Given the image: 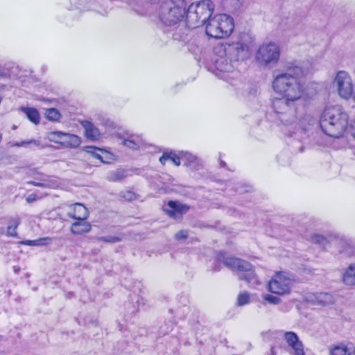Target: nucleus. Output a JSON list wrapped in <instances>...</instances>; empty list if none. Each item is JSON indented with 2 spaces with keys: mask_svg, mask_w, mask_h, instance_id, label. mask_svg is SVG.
Segmentation results:
<instances>
[{
  "mask_svg": "<svg viewBox=\"0 0 355 355\" xmlns=\"http://www.w3.org/2000/svg\"><path fill=\"white\" fill-rule=\"evenodd\" d=\"M297 101L282 96L281 98L271 99V107L278 119L285 126V134L301 140L304 139L306 133L317 125V120L310 115H305L297 123Z\"/></svg>",
  "mask_w": 355,
  "mask_h": 355,
  "instance_id": "f257e3e1",
  "label": "nucleus"
},
{
  "mask_svg": "<svg viewBox=\"0 0 355 355\" xmlns=\"http://www.w3.org/2000/svg\"><path fill=\"white\" fill-rule=\"evenodd\" d=\"M252 43L250 39L244 35L236 43L220 46L218 52L221 54L214 62L216 76L228 81L230 74L238 68L240 62L250 58Z\"/></svg>",
  "mask_w": 355,
  "mask_h": 355,
  "instance_id": "f03ea898",
  "label": "nucleus"
},
{
  "mask_svg": "<svg viewBox=\"0 0 355 355\" xmlns=\"http://www.w3.org/2000/svg\"><path fill=\"white\" fill-rule=\"evenodd\" d=\"M303 69L298 65L288 67L287 71L277 74L272 81L274 91L281 96L299 101L303 96L304 88L300 78Z\"/></svg>",
  "mask_w": 355,
  "mask_h": 355,
  "instance_id": "7ed1b4c3",
  "label": "nucleus"
},
{
  "mask_svg": "<svg viewBox=\"0 0 355 355\" xmlns=\"http://www.w3.org/2000/svg\"><path fill=\"white\" fill-rule=\"evenodd\" d=\"M349 125V115L339 105L325 107L321 113L320 125L327 135L340 138L344 135Z\"/></svg>",
  "mask_w": 355,
  "mask_h": 355,
  "instance_id": "20e7f679",
  "label": "nucleus"
},
{
  "mask_svg": "<svg viewBox=\"0 0 355 355\" xmlns=\"http://www.w3.org/2000/svg\"><path fill=\"white\" fill-rule=\"evenodd\" d=\"M186 0H162L158 8V18L165 26H171L185 21Z\"/></svg>",
  "mask_w": 355,
  "mask_h": 355,
  "instance_id": "39448f33",
  "label": "nucleus"
},
{
  "mask_svg": "<svg viewBox=\"0 0 355 355\" xmlns=\"http://www.w3.org/2000/svg\"><path fill=\"white\" fill-rule=\"evenodd\" d=\"M187 8L186 24L189 28H195L208 22L215 5L211 0H201L189 5L187 2Z\"/></svg>",
  "mask_w": 355,
  "mask_h": 355,
  "instance_id": "423d86ee",
  "label": "nucleus"
},
{
  "mask_svg": "<svg viewBox=\"0 0 355 355\" xmlns=\"http://www.w3.org/2000/svg\"><path fill=\"white\" fill-rule=\"evenodd\" d=\"M216 261L223 263L225 266L237 272L238 278L247 282L254 286L259 284V281L254 273L250 263L243 259L227 257L223 252L217 255Z\"/></svg>",
  "mask_w": 355,
  "mask_h": 355,
  "instance_id": "0eeeda50",
  "label": "nucleus"
},
{
  "mask_svg": "<svg viewBox=\"0 0 355 355\" xmlns=\"http://www.w3.org/2000/svg\"><path fill=\"white\" fill-rule=\"evenodd\" d=\"M234 27L233 19L226 14H219L211 17L206 24V34L214 38L229 36Z\"/></svg>",
  "mask_w": 355,
  "mask_h": 355,
  "instance_id": "6e6552de",
  "label": "nucleus"
},
{
  "mask_svg": "<svg viewBox=\"0 0 355 355\" xmlns=\"http://www.w3.org/2000/svg\"><path fill=\"white\" fill-rule=\"evenodd\" d=\"M279 56V47L276 43H264L259 47L256 53V60L261 65L270 66L276 64Z\"/></svg>",
  "mask_w": 355,
  "mask_h": 355,
  "instance_id": "1a4fd4ad",
  "label": "nucleus"
},
{
  "mask_svg": "<svg viewBox=\"0 0 355 355\" xmlns=\"http://www.w3.org/2000/svg\"><path fill=\"white\" fill-rule=\"evenodd\" d=\"M294 277L286 272H278L268 283L269 291L277 295H285L290 292Z\"/></svg>",
  "mask_w": 355,
  "mask_h": 355,
  "instance_id": "9d476101",
  "label": "nucleus"
},
{
  "mask_svg": "<svg viewBox=\"0 0 355 355\" xmlns=\"http://www.w3.org/2000/svg\"><path fill=\"white\" fill-rule=\"evenodd\" d=\"M334 85L337 87L339 96L345 99H349L352 97L353 84L350 76L344 71H340L337 73Z\"/></svg>",
  "mask_w": 355,
  "mask_h": 355,
  "instance_id": "9b49d317",
  "label": "nucleus"
},
{
  "mask_svg": "<svg viewBox=\"0 0 355 355\" xmlns=\"http://www.w3.org/2000/svg\"><path fill=\"white\" fill-rule=\"evenodd\" d=\"M284 338L288 345L291 347V354L292 355H305L303 344L295 332H285L284 334Z\"/></svg>",
  "mask_w": 355,
  "mask_h": 355,
  "instance_id": "f8f14e48",
  "label": "nucleus"
},
{
  "mask_svg": "<svg viewBox=\"0 0 355 355\" xmlns=\"http://www.w3.org/2000/svg\"><path fill=\"white\" fill-rule=\"evenodd\" d=\"M189 206L178 201L170 200L164 211L173 218H180L189 210Z\"/></svg>",
  "mask_w": 355,
  "mask_h": 355,
  "instance_id": "ddd939ff",
  "label": "nucleus"
},
{
  "mask_svg": "<svg viewBox=\"0 0 355 355\" xmlns=\"http://www.w3.org/2000/svg\"><path fill=\"white\" fill-rule=\"evenodd\" d=\"M306 300L313 304L324 306L332 304L334 297L329 293H315L308 294Z\"/></svg>",
  "mask_w": 355,
  "mask_h": 355,
  "instance_id": "4468645a",
  "label": "nucleus"
},
{
  "mask_svg": "<svg viewBox=\"0 0 355 355\" xmlns=\"http://www.w3.org/2000/svg\"><path fill=\"white\" fill-rule=\"evenodd\" d=\"M67 215L76 220H87L89 216V211L83 204L75 203L67 207Z\"/></svg>",
  "mask_w": 355,
  "mask_h": 355,
  "instance_id": "2eb2a0df",
  "label": "nucleus"
},
{
  "mask_svg": "<svg viewBox=\"0 0 355 355\" xmlns=\"http://www.w3.org/2000/svg\"><path fill=\"white\" fill-rule=\"evenodd\" d=\"M80 125L84 128L85 137L92 141H96L101 139V132L91 121L87 120L79 121Z\"/></svg>",
  "mask_w": 355,
  "mask_h": 355,
  "instance_id": "dca6fc26",
  "label": "nucleus"
},
{
  "mask_svg": "<svg viewBox=\"0 0 355 355\" xmlns=\"http://www.w3.org/2000/svg\"><path fill=\"white\" fill-rule=\"evenodd\" d=\"M180 154L182 156V160L184 162V165L192 170H199L202 166L201 159L196 155L187 151H180Z\"/></svg>",
  "mask_w": 355,
  "mask_h": 355,
  "instance_id": "f3484780",
  "label": "nucleus"
},
{
  "mask_svg": "<svg viewBox=\"0 0 355 355\" xmlns=\"http://www.w3.org/2000/svg\"><path fill=\"white\" fill-rule=\"evenodd\" d=\"M330 355H355V346L352 343L336 345L330 350Z\"/></svg>",
  "mask_w": 355,
  "mask_h": 355,
  "instance_id": "a211bd4d",
  "label": "nucleus"
},
{
  "mask_svg": "<svg viewBox=\"0 0 355 355\" xmlns=\"http://www.w3.org/2000/svg\"><path fill=\"white\" fill-rule=\"evenodd\" d=\"M338 247L340 253L351 257L355 255V243L351 240L340 239L337 241Z\"/></svg>",
  "mask_w": 355,
  "mask_h": 355,
  "instance_id": "6ab92c4d",
  "label": "nucleus"
},
{
  "mask_svg": "<svg viewBox=\"0 0 355 355\" xmlns=\"http://www.w3.org/2000/svg\"><path fill=\"white\" fill-rule=\"evenodd\" d=\"M91 229V225L86 220H78L72 223L71 231L74 234H81L89 232Z\"/></svg>",
  "mask_w": 355,
  "mask_h": 355,
  "instance_id": "aec40b11",
  "label": "nucleus"
},
{
  "mask_svg": "<svg viewBox=\"0 0 355 355\" xmlns=\"http://www.w3.org/2000/svg\"><path fill=\"white\" fill-rule=\"evenodd\" d=\"M182 156L180 154H176L175 152H164L159 157V160L162 165H165L166 162L171 160L175 166H178L181 164Z\"/></svg>",
  "mask_w": 355,
  "mask_h": 355,
  "instance_id": "412c9836",
  "label": "nucleus"
},
{
  "mask_svg": "<svg viewBox=\"0 0 355 355\" xmlns=\"http://www.w3.org/2000/svg\"><path fill=\"white\" fill-rule=\"evenodd\" d=\"M40 182L30 181L28 184L35 187L44 188H55L58 186V182L53 179H50L47 175H43L40 179Z\"/></svg>",
  "mask_w": 355,
  "mask_h": 355,
  "instance_id": "4be33fe9",
  "label": "nucleus"
},
{
  "mask_svg": "<svg viewBox=\"0 0 355 355\" xmlns=\"http://www.w3.org/2000/svg\"><path fill=\"white\" fill-rule=\"evenodd\" d=\"M245 0H222L223 7L230 12H234L242 9L245 6Z\"/></svg>",
  "mask_w": 355,
  "mask_h": 355,
  "instance_id": "5701e85b",
  "label": "nucleus"
},
{
  "mask_svg": "<svg viewBox=\"0 0 355 355\" xmlns=\"http://www.w3.org/2000/svg\"><path fill=\"white\" fill-rule=\"evenodd\" d=\"M81 143L80 138L73 134L64 133V141H62V145L67 148H75L80 146Z\"/></svg>",
  "mask_w": 355,
  "mask_h": 355,
  "instance_id": "b1692460",
  "label": "nucleus"
},
{
  "mask_svg": "<svg viewBox=\"0 0 355 355\" xmlns=\"http://www.w3.org/2000/svg\"><path fill=\"white\" fill-rule=\"evenodd\" d=\"M9 145L11 147H24V148H43L44 146L41 144L40 140L37 139H28L22 141L21 142L10 141Z\"/></svg>",
  "mask_w": 355,
  "mask_h": 355,
  "instance_id": "393cba45",
  "label": "nucleus"
},
{
  "mask_svg": "<svg viewBox=\"0 0 355 355\" xmlns=\"http://www.w3.org/2000/svg\"><path fill=\"white\" fill-rule=\"evenodd\" d=\"M20 223V219L18 217L9 218L8 220V225L6 227V236L10 237H16L17 236V232L16 230L19 225Z\"/></svg>",
  "mask_w": 355,
  "mask_h": 355,
  "instance_id": "a878e982",
  "label": "nucleus"
},
{
  "mask_svg": "<svg viewBox=\"0 0 355 355\" xmlns=\"http://www.w3.org/2000/svg\"><path fill=\"white\" fill-rule=\"evenodd\" d=\"M343 280L347 285H355V263L349 266L343 274Z\"/></svg>",
  "mask_w": 355,
  "mask_h": 355,
  "instance_id": "bb28decb",
  "label": "nucleus"
},
{
  "mask_svg": "<svg viewBox=\"0 0 355 355\" xmlns=\"http://www.w3.org/2000/svg\"><path fill=\"white\" fill-rule=\"evenodd\" d=\"M21 110L32 123L34 124H38L40 123V116L36 109L33 107H22Z\"/></svg>",
  "mask_w": 355,
  "mask_h": 355,
  "instance_id": "cd10ccee",
  "label": "nucleus"
},
{
  "mask_svg": "<svg viewBox=\"0 0 355 355\" xmlns=\"http://www.w3.org/2000/svg\"><path fill=\"white\" fill-rule=\"evenodd\" d=\"M127 177V171L123 169H117L111 171L107 175V180L110 182H119Z\"/></svg>",
  "mask_w": 355,
  "mask_h": 355,
  "instance_id": "c85d7f7f",
  "label": "nucleus"
},
{
  "mask_svg": "<svg viewBox=\"0 0 355 355\" xmlns=\"http://www.w3.org/2000/svg\"><path fill=\"white\" fill-rule=\"evenodd\" d=\"M52 242V239L50 237L40 238L35 240H26L21 241V243L29 246H42L46 245Z\"/></svg>",
  "mask_w": 355,
  "mask_h": 355,
  "instance_id": "c756f323",
  "label": "nucleus"
},
{
  "mask_svg": "<svg viewBox=\"0 0 355 355\" xmlns=\"http://www.w3.org/2000/svg\"><path fill=\"white\" fill-rule=\"evenodd\" d=\"M85 151L90 154L92 157L99 159L101 162H107L103 159V157L102 156V154L105 153V151L103 149L96 148L95 146H89L85 147Z\"/></svg>",
  "mask_w": 355,
  "mask_h": 355,
  "instance_id": "7c9ffc66",
  "label": "nucleus"
},
{
  "mask_svg": "<svg viewBox=\"0 0 355 355\" xmlns=\"http://www.w3.org/2000/svg\"><path fill=\"white\" fill-rule=\"evenodd\" d=\"M64 132L60 131H52L48 132L47 138L49 141L60 144L62 145V141H64Z\"/></svg>",
  "mask_w": 355,
  "mask_h": 355,
  "instance_id": "2f4dec72",
  "label": "nucleus"
},
{
  "mask_svg": "<svg viewBox=\"0 0 355 355\" xmlns=\"http://www.w3.org/2000/svg\"><path fill=\"white\" fill-rule=\"evenodd\" d=\"M122 144L130 149L137 150L140 147L142 142H141V140L137 137V138L131 137L130 139H123L122 141Z\"/></svg>",
  "mask_w": 355,
  "mask_h": 355,
  "instance_id": "473e14b6",
  "label": "nucleus"
},
{
  "mask_svg": "<svg viewBox=\"0 0 355 355\" xmlns=\"http://www.w3.org/2000/svg\"><path fill=\"white\" fill-rule=\"evenodd\" d=\"M45 116L47 119L52 121H58L61 117L60 112L56 108L46 110Z\"/></svg>",
  "mask_w": 355,
  "mask_h": 355,
  "instance_id": "72a5a7b5",
  "label": "nucleus"
},
{
  "mask_svg": "<svg viewBox=\"0 0 355 355\" xmlns=\"http://www.w3.org/2000/svg\"><path fill=\"white\" fill-rule=\"evenodd\" d=\"M311 241L315 244H318L320 246L325 248L328 244V240L326 237L318 234H314L311 236Z\"/></svg>",
  "mask_w": 355,
  "mask_h": 355,
  "instance_id": "f704fd0d",
  "label": "nucleus"
},
{
  "mask_svg": "<svg viewBox=\"0 0 355 355\" xmlns=\"http://www.w3.org/2000/svg\"><path fill=\"white\" fill-rule=\"evenodd\" d=\"M250 296L247 291L240 293L237 297L236 304L239 306H245L250 303Z\"/></svg>",
  "mask_w": 355,
  "mask_h": 355,
  "instance_id": "c9c22d12",
  "label": "nucleus"
},
{
  "mask_svg": "<svg viewBox=\"0 0 355 355\" xmlns=\"http://www.w3.org/2000/svg\"><path fill=\"white\" fill-rule=\"evenodd\" d=\"M99 241H103L106 243H114L121 241L120 238L114 236H101L97 239Z\"/></svg>",
  "mask_w": 355,
  "mask_h": 355,
  "instance_id": "e433bc0d",
  "label": "nucleus"
},
{
  "mask_svg": "<svg viewBox=\"0 0 355 355\" xmlns=\"http://www.w3.org/2000/svg\"><path fill=\"white\" fill-rule=\"evenodd\" d=\"M263 299L272 304H278L280 303L281 300L277 296L272 295L270 294H266L263 296Z\"/></svg>",
  "mask_w": 355,
  "mask_h": 355,
  "instance_id": "4c0bfd02",
  "label": "nucleus"
},
{
  "mask_svg": "<svg viewBox=\"0 0 355 355\" xmlns=\"http://www.w3.org/2000/svg\"><path fill=\"white\" fill-rule=\"evenodd\" d=\"M120 196L128 201H132L135 199V194L131 191L121 192Z\"/></svg>",
  "mask_w": 355,
  "mask_h": 355,
  "instance_id": "58836bf2",
  "label": "nucleus"
},
{
  "mask_svg": "<svg viewBox=\"0 0 355 355\" xmlns=\"http://www.w3.org/2000/svg\"><path fill=\"white\" fill-rule=\"evenodd\" d=\"M188 236V232L186 230H180L175 234L177 240L185 239Z\"/></svg>",
  "mask_w": 355,
  "mask_h": 355,
  "instance_id": "ea45409f",
  "label": "nucleus"
},
{
  "mask_svg": "<svg viewBox=\"0 0 355 355\" xmlns=\"http://www.w3.org/2000/svg\"><path fill=\"white\" fill-rule=\"evenodd\" d=\"M251 189H252V187L250 186L242 185V186H240L239 187H238L236 189V191L239 193H242L243 192H248Z\"/></svg>",
  "mask_w": 355,
  "mask_h": 355,
  "instance_id": "a19ab883",
  "label": "nucleus"
},
{
  "mask_svg": "<svg viewBox=\"0 0 355 355\" xmlns=\"http://www.w3.org/2000/svg\"><path fill=\"white\" fill-rule=\"evenodd\" d=\"M38 199V197L36 194H31L26 198V201L28 203H32L36 201Z\"/></svg>",
  "mask_w": 355,
  "mask_h": 355,
  "instance_id": "79ce46f5",
  "label": "nucleus"
},
{
  "mask_svg": "<svg viewBox=\"0 0 355 355\" xmlns=\"http://www.w3.org/2000/svg\"><path fill=\"white\" fill-rule=\"evenodd\" d=\"M7 75V72L5 71V69L0 66V78L1 77H5Z\"/></svg>",
  "mask_w": 355,
  "mask_h": 355,
  "instance_id": "37998d69",
  "label": "nucleus"
},
{
  "mask_svg": "<svg viewBox=\"0 0 355 355\" xmlns=\"http://www.w3.org/2000/svg\"><path fill=\"white\" fill-rule=\"evenodd\" d=\"M270 355H276L274 347H271V349H270Z\"/></svg>",
  "mask_w": 355,
  "mask_h": 355,
  "instance_id": "c03bdc74",
  "label": "nucleus"
},
{
  "mask_svg": "<svg viewBox=\"0 0 355 355\" xmlns=\"http://www.w3.org/2000/svg\"><path fill=\"white\" fill-rule=\"evenodd\" d=\"M225 165H226L225 162L221 160V161H220V166H221L222 167H225Z\"/></svg>",
  "mask_w": 355,
  "mask_h": 355,
  "instance_id": "a18cd8bd",
  "label": "nucleus"
},
{
  "mask_svg": "<svg viewBox=\"0 0 355 355\" xmlns=\"http://www.w3.org/2000/svg\"><path fill=\"white\" fill-rule=\"evenodd\" d=\"M352 135L355 138V128H354V131H353Z\"/></svg>",
  "mask_w": 355,
  "mask_h": 355,
  "instance_id": "49530a36",
  "label": "nucleus"
},
{
  "mask_svg": "<svg viewBox=\"0 0 355 355\" xmlns=\"http://www.w3.org/2000/svg\"><path fill=\"white\" fill-rule=\"evenodd\" d=\"M219 268H214V270H218Z\"/></svg>",
  "mask_w": 355,
  "mask_h": 355,
  "instance_id": "de8ad7c7",
  "label": "nucleus"
}]
</instances>
